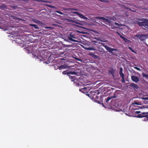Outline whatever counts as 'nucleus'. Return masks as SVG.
Masks as SVG:
<instances>
[{
    "label": "nucleus",
    "instance_id": "obj_8",
    "mask_svg": "<svg viewBox=\"0 0 148 148\" xmlns=\"http://www.w3.org/2000/svg\"><path fill=\"white\" fill-rule=\"evenodd\" d=\"M131 79L132 81L136 83H137L139 81V79L138 77L134 75L131 76Z\"/></svg>",
    "mask_w": 148,
    "mask_h": 148
},
{
    "label": "nucleus",
    "instance_id": "obj_50",
    "mask_svg": "<svg viewBox=\"0 0 148 148\" xmlns=\"http://www.w3.org/2000/svg\"><path fill=\"white\" fill-rule=\"evenodd\" d=\"M55 67H56V66H54V68H55ZM55 70H56V69H57L55 68Z\"/></svg>",
    "mask_w": 148,
    "mask_h": 148
},
{
    "label": "nucleus",
    "instance_id": "obj_53",
    "mask_svg": "<svg viewBox=\"0 0 148 148\" xmlns=\"http://www.w3.org/2000/svg\"><path fill=\"white\" fill-rule=\"evenodd\" d=\"M44 1V2H47V1Z\"/></svg>",
    "mask_w": 148,
    "mask_h": 148
},
{
    "label": "nucleus",
    "instance_id": "obj_44",
    "mask_svg": "<svg viewBox=\"0 0 148 148\" xmlns=\"http://www.w3.org/2000/svg\"><path fill=\"white\" fill-rule=\"evenodd\" d=\"M94 56H96V58H97V57H98V56H96V55H95Z\"/></svg>",
    "mask_w": 148,
    "mask_h": 148
},
{
    "label": "nucleus",
    "instance_id": "obj_29",
    "mask_svg": "<svg viewBox=\"0 0 148 148\" xmlns=\"http://www.w3.org/2000/svg\"><path fill=\"white\" fill-rule=\"evenodd\" d=\"M56 12L58 14H61V15H63L64 14L63 13V12H61L58 11L56 10Z\"/></svg>",
    "mask_w": 148,
    "mask_h": 148
},
{
    "label": "nucleus",
    "instance_id": "obj_18",
    "mask_svg": "<svg viewBox=\"0 0 148 148\" xmlns=\"http://www.w3.org/2000/svg\"><path fill=\"white\" fill-rule=\"evenodd\" d=\"M86 89V87H84L82 89H79V90L80 91L82 92L83 93H85L86 92V91H85V90Z\"/></svg>",
    "mask_w": 148,
    "mask_h": 148
},
{
    "label": "nucleus",
    "instance_id": "obj_36",
    "mask_svg": "<svg viewBox=\"0 0 148 148\" xmlns=\"http://www.w3.org/2000/svg\"><path fill=\"white\" fill-rule=\"evenodd\" d=\"M100 1L101 2H107V0H100Z\"/></svg>",
    "mask_w": 148,
    "mask_h": 148
},
{
    "label": "nucleus",
    "instance_id": "obj_52",
    "mask_svg": "<svg viewBox=\"0 0 148 148\" xmlns=\"http://www.w3.org/2000/svg\"><path fill=\"white\" fill-rule=\"evenodd\" d=\"M74 10H72V11H71V12H72V11H73V12H74Z\"/></svg>",
    "mask_w": 148,
    "mask_h": 148
},
{
    "label": "nucleus",
    "instance_id": "obj_54",
    "mask_svg": "<svg viewBox=\"0 0 148 148\" xmlns=\"http://www.w3.org/2000/svg\"><path fill=\"white\" fill-rule=\"evenodd\" d=\"M111 28L112 29H114V28Z\"/></svg>",
    "mask_w": 148,
    "mask_h": 148
},
{
    "label": "nucleus",
    "instance_id": "obj_11",
    "mask_svg": "<svg viewBox=\"0 0 148 148\" xmlns=\"http://www.w3.org/2000/svg\"><path fill=\"white\" fill-rule=\"evenodd\" d=\"M117 97V96L115 95H114L110 97H108L107 98L105 99L106 102L108 103L110 99L113 98H115Z\"/></svg>",
    "mask_w": 148,
    "mask_h": 148
},
{
    "label": "nucleus",
    "instance_id": "obj_40",
    "mask_svg": "<svg viewBox=\"0 0 148 148\" xmlns=\"http://www.w3.org/2000/svg\"><path fill=\"white\" fill-rule=\"evenodd\" d=\"M125 8L126 9H129L130 10H132L130 8H127V7H126Z\"/></svg>",
    "mask_w": 148,
    "mask_h": 148
},
{
    "label": "nucleus",
    "instance_id": "obj_51",
    "mask_svg": "<svg viewBox=\"0 0 148 148\" xmlns=\"http://www.w3.org/2000/svg\"><path fill=\"white\" fill-rule=\"evenodd\" d=\"M19 19H20V20H22V19H21V18H18Z\"/></svg>",
    "mask_w": 148,
    "mask_h": 148
},
{
    "label": "nucleus",
    "instance_id": "obj_15",
    "mask_svg": "<svg viewBox=\"0 0 148 148\" xmlns=\"http://www.w3.org/2000/svg\"><path fill=\"white\" fill-rule=\"evenodd\" d=\"M69 76L70 79L71 80L72 82H73L74 83H75V81L76 80V77L75 76Z\"/></svg>",
    "mask_w": 148,
    "mask_h": 148
},
{
    "label": "nucleus",
    "instance_id": "obj_17",
    "mask_svg": "<svg viewBox=\"0 0 148 148\" xmlns=\"http://www.w3.org/2000/svg\"><path fill=\"white\" fill-rule=\"evenodd\" d=\"M29 25L30 26L34 27V28L35 29H39V28L37 26V25L31 24H29Z\"/></svg>",
    "mask_w": 148,
    "mask_h": 148
},
{
    "label": "nucleus",
    "instance_id": "obj_10",
    "mask_svg": "<svg viewBox=\"0 0 148 148\" xmlns=\"http://www.w3.org/2000/svg\"><path fill=\"white\" fill-rule=\"evenodd\" d=\"M117 97V96L115 95H114L110 97H108L107 98L105 99L106 102L108 103L110 99L113 98H115Z\"/></svg>",
    "mask_w": 148,
    "mask_h": 148
},
{
    "label": "nucleus",
    "instance_id": "obj_28",
    "mask_svg": "<svg viewBox=\"0 0 148 148\" xmlns=\"http://www.w3.org/2000/svg\"><path fill=\"white\" fill-rule=\"evenodd\" d=\"M124 76H122V77H121L122 78V83H124L125 82V79H124Z\"/></svg>",
    "mask_w": 148,
    "mask_h": 148
},
{
    "label": "nucleus",
    "instance_id": "obj_3",
    "mask_svg": "<svg viewBox=\"0 0 148 148\" xmlns=\"http://www.w3.org/2000/svg\"><path fill=\"white\" fill-rule=\"evenodd\" d=\"M138 38L141 41L145 40L146 38V35H145L138 34L135 36Z\"/></svg>",
    "mask_w": 148,
    "mask_h": 148
},
{
    "label": "nucleus",
    "instance_id": "obj_24",
    "mask_svg": "<svg viewBox=\"0 0 148 148\" xmlns=\"http://www.w3.org/2000/svg\"><path fill=\"white\" fill-rule=\"evenodd\" d=\"M78 10L77 9H75L73 8H69L68 10L69 11H72V10H75L76 11H77Z\"/></svg>",
    "mask_w": 148,
    "mask_h": 148
},
{
    "label": "nucleus",
    "instance_id": "obj_31",
    "mask_svg": "<svg viewBox=\"0 0 148 148\" xmlns=\"http://www.w3.org/2000/svg\"><path fill=\"white\" fill-rule=\"evenodd\" d=\"M86 49L87 50H93V48L92 47L87 48H86Z\"/></svg>",
    "mask_w": 148,
    "mask_h": 148
},
{
    "label": "nucleus",
    "instance_id": "obj_41",
    "mask_svg": "<svg viewBox=\"0 0 148 148\" xmlns=\"http://www.w3.org/2000/svg\"><path fill=\"white\" fill-rule=\"evenodd\" d=\"M16 8V6H14L13 7V8L14 9H15Z\"/></svg>",
    "mask_w": 148,
    "mask_h": 148
},
{
    "label": "nucleus",
    "instance_id": "obj_32",
    "mask_svg": "<svg viewBox=\"0 0 148 148\" xmlns=\"http://www.w3.org/2000/svg\"><path fill=\"white\" fill-rule=\"evenodd\" d=\"M142 99H144V100H145V101L148 100V97H143L142 98Z\"/></svg>",
    "mask_w": 148,
    "mask_h": 148
},
{
    "label": "nucleus",
    "instance_id": "obj_6",
    "mask_svg": "<svg viewBox=\"0 0 148 148\" xmlns=\"http://www.w3.org/2000/svg\"><path fill=\"white\" fill-rule=\"evenodd\" d=\"M148 116V112H143L138 115L137 117L138 118H141L146 117Z\"/></svg>",
    "mask_w": 148,
    "mask_h": 148
},
{
    "label": "nucleus",
    "instance_id": "obj_27",
    "mask_svg": "<svg viewBox=\"0 0 148 148\" xmlns=\"http://www.w3.org/2000/svg\"><path fill=\"white\" fill-rule=\"evenodd\" d=\"M145 27H148V19H145Z\"/></svg>",
    "mask_w": 148,
    "mask_h": 148
},
{
    "label": "nucleus",
    "instance_id": "obj_49",
    "mask_svg": "<svg viewBox=\"0 0 148 148\" xmlns=\"http://www.w3.org/2000/svg\"><path fill=\"white\" fill-rule=\"evenodd\" d=\"M95 43H96L97 42H96V41H95L94 42Z\"/></svg>",
    "mask_w": 148,
    "mask_h": 148
},
{
    "label": "nucleus",
    "instance_id": "obj_16",
    "mask_svg": "<svg viewBox=\"0 0 148 148\" xmlns=\"http://www.w3.org/2000/svg\"><path fill=\"white\" fill-rule=\"evenodd\" d=\"M123 69L122 68H120L119 69V73L121 77L124 76V75L123 73Z\"/></svg>",
    "mask_w": 148,
    "mask_h": 148
},
{
    "label": "nucleus",
    "instance_id": "obj_37",
    "mask_svg": "<svg viewBox=\"0 0 148 148\" xmlns=\"http://www.w3.org/2000/svg\"><path fill=\"white\" fill-rule=\"evenodd\" d=\"M114 24H115V25H116L119 26V24L118 23H117L116 22H115L114 23Z\"/></svg>",
    "mask_w": 148,
    "mask_h": 148
},
{
    "label": "nucleus",
    "instance_id": "obj_5",
    "mask_svg": "<svg viewBox=\"0 0 148 148\" xmlns=\"http://www.w3.org/2000/svg\"><path fill=\"white\" fill-rule=\"evenodd\" d=\"M96 18H98L100 19H102L105 22H108L109 23H111L112 22V21L108 19H106L103 17L101 16H97L95 17Z\"/></svg>",
    "mask_w": 148,
    "mask_h": 148
},
{
    "label": "nucleus",
    "instance_id": "obj_1",
    "mask_svg": "<svg viewBox=\"0 0 148 148\" xmlns=\"http://www.w3.org/2000/svg\"><path fill=\"white\" fill-rule=\"evenodd\" d=\"M47 53L45 51H42L40 55L37 56V58L39 59L40 60L44 61L47 59L48 56L47 55Z\"/></svg>",
    "mask_w": 148,
    "mask_h": 148
},
{
    "label": "nucleus",
    "instance_id": "obj_7",
    "mask_svg": "<svg viewBox=\"0 0 148 148\" xmlns=\"http://www.w3.org/2000/svg\"><path fill=\"white\" fill-rule=\"evenodd\" d=\"M130 86L132 88L135 90H136L139 88L138 86L136 84L134 83H131Z\"/></svg>",
    "mask_w": 148,
    "mask_h": 148
},
{
    "label": "nucleus",
    "instance_id": "obj_45",
    "mask_svg": "<svg viewBox=\"0 0 148 148\" xmlns=\"http://www.w3.org/2000/svg\"><path fill=\"white\" fill-rule=\"evenodd\" d=\"M51 8H54L55 7L53 6H51Z\"/></svg>",
    "mask_w": 148,
    "mask_h": 148
},
{
    "label": "nucleus",
    "instance_id": "obj_43",
    "mask_svg": "<svg viewBox=\"0 0 148 148\" xmlns=\"http://www.w3.org/2000/svg\"><path fill=\"white\" fill-rule=\"evenodd\" d=\"M132 52H134V53H135V51H134V50H132Z\"/></svg>",
    "mask_w": 148,
    "mask_h": 148
},
{
    "label": "nucleus",
    "instance_id": "obj_25",
    "mask_svg": "<svg viewBox=\"0 0 148 148\" xmlns=\"http://www.w3.org/2000/svg\"><path fill=\"white\" fill-rule=\"evenodd\" d=\"M142 75L143 77H145L147 79L148 78V75L144 73H142Z\"/></svg>",
    "mask_w": 148,
    "mask_h": 148
},
{
    "label": "nucleus",
    "instance_id": "obj_30",
    "mask_svg": "<svg viewBox=\"0 0 148 148\" xmlns=\"http://www.w3.org/2000/svg\"><path fill=\"white\" fill-rule=\"evenodd\" d=\"M145 118L144 119V120L145 121H148V116H147L146 117H144Z\"/></svg>",
    "mask_w": 148,
    "mask_h": 148
},
{
    "label": "nucleus",
    "instance_id": "obj_34",
    "mask_svg": "<svg viewBox=\"0 0 148 148\" xmlns=\"http://www.w3.org/2000/svg\"><path fill=\"white\" fill-rule=\"evenodd\" d=\"M134 68L135 69H136L138 71H140V69L139 68H138L137 67H135Z\"/></svg>",
    "mask_w": 148,
    "mask_h": 148
},
{
    "label": "nucleus",
    "instance_id": "obj_46",
    "mask_svg": "<svg viewBox=\"0 0 148 148\" xmlns=\"http://www.w3.org/2000/svg\"><path fill=\"white\" fill-rule=\"evenodd\" d=\"M129 48L130 49H132V48H131V47H129Z\"/></svg>",
    "mask_w": 148,
    "mask_h": 148
},
{
    "label": "nucleus",
    "instance_id": "obj_56",
    "mask_svg": "<svg viewBox=\"0 0 148 148\" xmlns=\"http://www.w3.org/2000/svg\"><path fill=\"white\" fill-rule=\"evenodd\" d=\"M147 103H148V102H147Z\"/></svg>",
    "mask_w": 148,
    "mask_h": 148
},
{
    "label": "nucleus",
    "instance_id": "obj_22",
    "mask_svg": "<svg viewBox=\"0 0 148 148\" xmlns=\"http://www.w3.org/2000/svg\"><path fill=\"white\" fill-rule=\"evenodd\" d=\"M65 68V66L64 65H61L59 66V68L60 70H61L63 69H64Z\"/></svg>",
    "mask_w": 148,
    "mask_h": 148
},
{
    "label": "nucleus",
    "instance_id": "obj_20",
    "mask_svg": "<svg viewBox=\"0 0 148 148\" xmlns=\"http://www.w3.org/2000/svg\"><path fill=\"white\" fill-rule=\"evenodd\" d=\"M77 73L75 71H69V73H68V74H72V75H76L77 74Z\"/></svg>",
    "mask_w": 148,
    "mask_h": 148
},
{
    "label": "nucleus",
    "instance_id": "obj_26",
    "mask_svg": "<svg viewBox=\"0 0 148 148\" xmlns=\"http://www.w3.org/2000/svg\"><path fill=\"white\" fill-rule=\"evenodd\" d=\"M109 71L112 75H113L114 73V70L113 69H112V70H109Z\"/></svg>",
    "mask_w": 148,
    "mask_h": 148
},
{
    "label": "nucleus",
    "instance_id": "obj_14",
    "mask_svg": "<svg viewBox=\"0 0 148 148\" xmlns=\"http://www.w3.org/2000/svg\"><path fill=\"white\" fill-rule=\"evenodd\" d=\"M118 34L120 36V37L121 38H122L126 42H128L130 41V40H128V39H127L125 37L120 35L117 32Z\"/></svg>",
    "mask_w": 148,
    "mask_h": 148
},
{
    "label": "nucleus",
    "instance_id": "obj_19",
    "mask_svg": "<svg viewBox=\"0 0 148 148\" xmlns=\"http://www.w3.org/2000/svg\"><path fill=\"white\" fill-rule=\"evenodd\" d=\"M133 109L134 110H137L138 109V108H136V107L133 108ZM134 112L135 113L137 114H139L140 113V111H134Z\"/></svg>",
    "mask_w": 148,
    "mask_h": 148
},
{
    "label": "nucleus",
    "instance_id": "obj_4",
    "mask_svg": "<svg viewBox=\"0 0 148 148\" xmlns=\"http://www.w3.org/2000/svg\"><path fill=\"white\" fill-rule=\"evenodd\" d=\"M71 12L73 13L74 14H76L78 15V16L81 18H82L84 19L87 20L88 19V18L82 14H79V12Z\"/></svg>",
    "mask_w": 148,
    "mask_h": 148
},
{
    "label": "nucleus",
    "instance_id": "obj_9",
    "mask_svg": "<svg viewBox=\"0 0 148 148\" xmlns=\"http://www.w3.org/2000/svg\"><path fill=\"white\" fill-rule=\"evenodd\" d=\"M73 38L75 39V38L74 36L72 35L71 34H70V36L68 37V39L71 41L74 42H76L77 41V40L74 39Z\"/></svg>",
    "mask_w": 148,
    "mask_h": 148
},
{
    "label": "nucleus",
    "instance_id": "obj_23",
    "mask_svg": "<svg viewBox=\"0 0 148 148\" xmlns=\"http://www.w3.org/2000/svg\"><path fill=\"white\" fill-rule=\"evenodd\" d=\"M69 73V71H64L62 72V74L64 75H69V74H68Z\"/></svg>",
    "mask_w": 148,
    "mask_h": 148
},
{
    "label": "nucleus",
    "instance_id": "obj_47",
    "mask_svg": "<svg viewBox=\"0 0 148 148\" xmlns=\"http://www.w3.org/2000/svg\"><path fill=\"white\" fill-rule=\"evenodd\" d=\"M106 17L107 18H109V16H106Z\"/></svg>",
    "mask_w": 148,
    "mask_h": 148
},
{
    "label": "nucleus",
    "instance_id": "obj_13",
    "mask_svg": "<svg viewBox=\"0 0 148 148\" xmlns=\"http://www.w3.org/2000/svg\"><path fill=\"white\" fill-rule=\"evenodd\" d=\"M145 19L144 20H143L144 21L142 22H139L138 23V25L140 26H143L145 27ZM142 20L140 19V21H142Z\"/></svg>",
    "mask_w": 148,
    "mask_h": 148
},
{
    "label": "nucleus",
    "instance_id": "obj_35",
    "mask_svg": "<svg viewBox=\"0 0 148 148\" xmlns=\"http://www.w3.org/2000/svg\"><path fill=\"white\" fill-rule=\"evenodd\" d=\"M133 105L136 104L137 105H139L138 103L137 102H134L133 103Z\"/></svg>",
    "mask_w": 148,
    "mask_h": 148
},
{
    "label": "nucleus",
    "instance_id": "obj_48",
    "mask_svg": "<svg viewBox=\"0 0 148 148\" xmlns=\"http://www.w3.org/2000/svg\"><path fill=\"white\" fill-rule=\"evenodd\" d=\"M98 103L99 104H100V101H98Z\"/></svg>",
    "mask_w": 148,
    "mask_h": 148
},
{
    "label": "nucleus",
    "instance_id": "obj_55",
    "mask_svg": "<svg viewBox=\"0 0 148 148\" xmlns=\"http://www.w3.org/2000/svg\"><path fill=\"white\" fill-rule=\"evenodd\" d=\"M103 106H104V105H103Z\"/></svg>",
    "mask_w": 148,
    "mask_h": 148
},
{
    "label": "nucleus",
    "instance_id": "obj_38",
    "mask_svg": "<svg viewBox=\"0 0 148 148\" xmlns=\"http://www.w3.org/2000/svg\"><path fill=\"white\" fill-rule=\"evenodd\" d=\"M35 22L37 23H40V21L38 20H36Z\"/></svg>",
    "mask_w": 148,
    "mask_h": 148
},
{
    "label": "nucleus",
    "instance_id": "obj_33",
    "mask_svg": "<svg viewBox=\"0 0 148 148\" xmlns=\"http://www.w3.org/2000/svg\"><path fill=\"white\" fill-rule=\"evenodd\" d=\"M95 39L97 40H100L102 42H105V41H102L101 40L99 39L100 38H95Z\"/></svg>",
    "mask_w": 148,
    "mask_h": 148
},
{
    "label": "nucleus",
    "instance_id": "obj_21",
    "mask_svg": "<svg viewBox=\"0 0 148 148\" xmlns=\"http://www.w3.org/2000/svg\"><path fill=\"white\" fill-rule=\"evenodd\" d=\"M6 8V6L5 5L3 4L0 6V8L1 9L3 10Z\"/></svg>",
    "mask_w": 148,
    "mask_h": 148
},
{
    "label": "nucleus",
    "instance_id": "obj_12",
    "mask_svg": "<svg viewBox=\"0 0 148 148\" xmlns=\"http://www.w3.org/2000/svg\"><path fill=\"white\" fill-rule=\"evenodd\" d=\"M117 97V96L115 95H114L110 97H108L107 98L105 99L106 102L108 103L110 99L113 98H115Z\"/></svg>",
    "mask_w": 148,
    "mask_h": 148
},
{
    "label": "nucleus",
    "instance_id": "obj_42",
    "mask_svg": "<svg viewBox=\"0 0 148 148\" xmlns=\"http://www.w3.org/2000/svg\"><path fill=\"white\" fill-rule=\"evenodd\" d=\"M77 60H78V61H81V60L80 59H77Z\"/></svg>",
    "mask_w": 148,
    "mask_h": 148
},
{
    "label": "nucleus",
    "instance_id": "obj_2",
    "mask_svg": "<svg viewBox=\"0 0 148 148\" xmlns=\"http://www.w3.org/2000/svg\"><path fill=\"white\" fill-rule=\"evenodd\" d=\"M98 43L99 44H101L110 53H111L113 55H115V53H114V52L113 51H117L118 49H115L112 48L108 46L107 45H106L105 44L103 43H101L100 42H98Z\"/></svg>",
    "mask_w": 148,
    "mask_h": 148
},
{
    "label": "nucleus",
    "instance_id": "obj_39",
    "mask_svg": "<svg viewBox=\"0 0 148 148\" xmlns=\"http://www.w3.org/2000/svg\"><path fill=\"white\" fill-rule=\"evenodd\" d=\"M80 85V84L79 83H77L76 84V86H79V85Z\"/></svg>",
    "mask_w": 148,
    "mask_h": 148
}]
</instances>
